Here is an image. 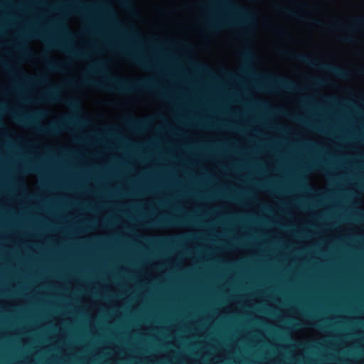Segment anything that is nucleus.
<instances>
[{
	"label": "nucleus",
	"instance_id": "1",
	"mask_svg": "<svg viewBox=\"0 0 364 364\" xmlns=\"http://www.w3.org/2000/svg\"><path fill=\"white\" fill-rule=\"evenodd\" d=\"M107 80L112 84L111 86H105L99 81L90 79H85L82 83L97 88L114 91L118 93L127 94L144 91L147 89L149 82V80L146 78L129 81L125 78L117 76L108 77Z\"/></svg>",
	"mask_w": 364,
	"mask_h": 364
},
{
	"label": "nucleus",
	"instance_id": "2",
	"mask_svg": "<svg viewBox=\"0 0 364 364\" xmlns=\"http://www.w3.org/2000/svg\"><path fill=\"white\" fill-rule=\"evenodd\" d=\"M280 53L285 57L296 60L311 67L323 70L339 78H347L348 77L349 73L346 70L331 64L321 63L310 55L295 53L284 50H280Z\"/></svg>",
	"mask_w": 364,
	"mask_h": 364
},
{
	"label": "nucleus",
	"instance_id": "3",
	"mask_svg": "<svg viewBox=\"0 0 364 364\" xmlns=\"http://www.w3.org/2000/svg\"><path fill=\"white\" fill-rule=\"evenodd\" d=\"M39 117L38 114L32 117L23 116L19 114H13L14 119L23 125H33L36 130L43 134L47 135H56L61 131L65 130L69 125L73 124L74 121L71 118H66L63 122L59 123H53L48 126H38L35 125L34 118Z\"/></svg>",
	"mask_w": 364,
	"mask_h": 364
},
{
	"label": "nucleus",
	"instance_id": "4",
	"mask_svg": "<svg viewBox=\"0 0 364 364\" xmlns=\"http://www.w3.org/2000/svg\"><path fill=\"white\" fill-rule=\"evenodd\" d=\"M271 82L270 85L267 86V89L273 90L276 87L284 89L290 91H296L299 90V87L291 80L287 77L279 76H273L269 79Z\"/></svg>",
	"mask_w": 364,
	"mask_h": 364
},
{
	"label": "nucleus",
	"instance_id": "5",
	"mask_svg": "<svg viewBox=\"0 0 364 364\" xmlns=\"http://www.w3.org/2000/svg\"><path fill=\"white\" fill-rule=\"evenodd\" d=\"M119 49L120 52L134 65L144 67L146 64V59L139 49L128 50L123 47H119Z\"/></svg>",
	"mask_w": 364,
	"mask_h": 364
},
{
	"label": "nucleus",
	"instance_id": "6",
	"mask_svg": "<svg viewBox=\"0 0 364 364\" xmlns=\"http://www.w3.org/2000/svg\"><path fill=\"white\" fill-rule=\"evenodd\" d=\"M218 4L228 6L238 13L244 20L243 23H247L252 18V14L247 9H243L236 4L232 0H210Z\"/></svg>",
	"mask_w": 364,
	"mask_h": 364
},
{
	"label": "nucleus",
	"instance_id": "7",
	"mask_svg": "<svg viewBox=\"0 0 364 364\" xmlns=\"http://www.w3.org/2000/svg\"><path fill=\"white\" fill-rule=\"evenodd\" d=\"M233 22L227 18H219L212 20L207 24V28L212 31H218L223 27L230 26Z\"/></svg>",
	"mask_w": 364,
	"mask_h": 364
},
{
	"label": "nucleus",
	"instance_id": "8",
	"mask_svg": "<svg viewBox=\"0 0 364 364\" xmlns=\"http://www.w3.org/2000/svg\"><path fill=\"white\" fill-rule=\"evenodd\" d=\"M360 26H364V18H358L354 19L353 25L350 26H346L341 21H336L333 25H331L330 28L332 29H348L350 31H355Z\"/></svg>",
	"mask_w": 364,
	"mask_h": 364
},
{
	"label": "nucleus",
	"instance_id": "9",
	"mask_svg": "<svg viewBox=\"0 0 364 364\" xmlns=\"http://www.w3.org/2000/svg\"><path fill=\"white\" fill-rule=\"evenodd\" d=\"M41 58L46 62L47 67H48V70H50L51 71H55V72L62 71L66 65V63H63L55 61L53 60H50L46 55H42L41 56Z\"/></svg>",
	"mask_w": 364,
	"mask_h": 364
},
{
	"label": "nucleus",
	"instance_id": "10",
	"mask_svg": "<svg viewBox=\"0 0 364 364\" xmlns=\"http://www.w3.org/2000/svg\"><path fill=\"white\" fill-rule=\"evenodd\" d=\"M21 74L23 79L28 82L38 85H43L48 82V78L43 75H40L37 77H33L31 75H27L24 72H21Z\"/></svg>",
	"mask_w": 364,
	"mask_h": 364
},
{
	"label": "nucleus",
	"instance_id": "11",
	"mask_svg": "<svg viewBox=\"0 0 364 364\" xmlns=\"http://www.w3.org/2000/svg\"><path fill=\"white\" fill-rule=\"evenodd\" d=\"M59 91H60L59 87L57 86H54L46 93V95L43 96V99L45 100H50V101L59 100H60L58 97Z\"/></svg>",
	"mask_w": 364,
	"mask_h": 364
},
{
	"label": "nucleus",
	"instance_id": "12",
	"mask_svg": "<svg viewBox=\"0 0 364 364\" xmlns=\"http://www.w3.org/2000/svg\"><path fill=\"white\" fill-rule=\"evenodd\" d=\"M127 123L128 126L134 130L139 129L142 125V121L134 117H129L127 119Z\"/></svg>",
	"mask_w": 364,
	"mask_h": 364
},
{
	"label": "nucleus",
	"instance_id": "13",
	"mask_svg": "<svg viewBox=\"0 0 364 364\" xmlns=\"http://www.w3.org/2000/svg\"><path fill=\"white\" fill-rule=\"evenodd\" d=\"M277 8L281 13H282L288 16H290L291 18H296L298 20H303L301 18V17L298 14V13L295 11H293V10H291V9H289L287 8L281 7V6H277Z\"/></svg>",
	"mask_w": 364,
	"mask_h": 364
},
{
	"label": "nucleus",
	"instance_id": "14",
	"mask_svg": "<svg viewBox=\"0 0 364 364\" xmlns=\"http://www.w3.org/2000/svg\"><path fill=\"white\" fill-rule=\"evenodd\" d=\"M162 0H161V17L162 16ZM162 32V21H161V33ZM162 77V36H161V77ZM161 91H162V86L161 85Z\"/></svg>",
	"mask_w": 364,
	"mask_h": 364
},
{
	"label": "nucleus",
	"instance_id": "15",
	"mask_svg": "<svg viewBox=\"0 0 364 364\" xmlns=\"http://www.w3.org/2000/svg\"><path fill=\"white\" fill-rule=\"evenodd\" d=\"M161 130L162 129V114L161 113ZM162 139H161V155H162ZM162 161V156H161V162ZM162 188V165L161 164V188ZM162 206V196L161 195V207Z\"/></svg>",
	"mask_w": 364,
	"mask_h": 364
},
{
	"label": "nucleus",
	"instance_id": "16",
	"mask_svg": "<svg viewBox=\"0 0 364 364\" xmlns=\"http://www.w3.org/2000/svg\"><path fill=\"white\" fill-rule=\"evenodd\" d=\"M71 55L77 58H85L86 57V53L84 51L81 50H70L68 51Z\"/></svg>",
	"mask_w": 364,
	"mask_h": 364
},
{
	"label": "nucleus",
	"instance_id": "17",
	"mask_svg": "<svg viewBox=\"0 0 364 364\" xmlns=\"http://www.w3.org/2000/svg\"><path fill=\"white\" fill-rule=\"evenodd\" d=\"M162 267V262H161V268ZM161 314H162V272H161ZM162 321V318L161 317V322ZM162 335V327L161 326V336ZM162 348V341H161V349Z\"/></svg>",
	"mask_w": 364,
	"mask_h": 364
},
{
	"label": "nucleus",
	"instance_id": "18",
	"mask_svg": "<svg viewBox=\"0 0 364 364\" xmlns=\"http://www.w3.org/2000/svg\"><path fill=\"white\" fill-rule=\"evenodd\" d=\"M341 41L347 43H355V38L351 35H347L341 38Z\"/></svg>",
	"mask_w": 364,
	"mask_h": 364
},
{
	"label": "nucleus",
	"instance_id": "19",
	"mask_svg": "<svg viewBox=\"0 0 364 364\" xmlns=\"http://www.w3.org/2000/svg\"><path fill=\"white\" fill-rule=\"evenodd\" d=\"M66 105L71 108H76L78 106V102L76 100H68L65 102Z\"/></svg>",
	"mask_w": 364,
	"mask_h": 364
},
{
	"label": "nucleus",
	"instance_id": "20",
	"mask_svg": "<svg viewBox=\"0 0 364 364\" xmlns=\"http://www.w3.org/2000/svg\"><path fill=\"white\" fill-rule=\"evenodd\" d=\"M48 43L50 44V46H52L53 47L61 48V49L66 50V48L64 46V45L59 42L52 41V42H48Z\"/></svg>",
	"mask_w": 364,
	"mask_h": 364
},
{
	"label": "nucleus",
	"instance_id": "21",
	"mask_svg": "<svg viewBox=\"0 0 364 364\" xmlns=\"http://www.w3.org/2000/svg\"><path fill=\"white\" fill-rule=\"evenodd\" d=\"M102 67V63H96L90 69V72L91 73H94L95 71H97V70H99L100 68H101Z\"/></svg>",
	"mask_w": 364,
	"mask_h": 364
},
{
	"label": "nucleus",
	"instance_id": "22",
	"mask_svg": "<svg viewBox=\"0 0 364 364\" xmlns=\"http://www.w3.org/2000/svg\"><path fill=\"white\" fill-rule=\"evenodd\" d=\"M173 223L176 225H180L183 223V220L179 218H176L173 219Z\"/></svg>",
	"mask_w": 364,
	"mask_h": 364
},
{
	"label": "nucleus",
	"instance_id": "23",
	"mask_svg": "<svg viewBox=\"0 0 364 364\" xmlns=\"http://www.w3.org/2000/svg\"><path fill=\"white\" fill-rule=\"evenodd\" d=\"M26 170L29 172L37 171L36 168L32 165L26 166Z\"/></svg>",
	"mask_w": 364,
	"mask_h": 364
},
{
	"label": "nucleus",
	"instance_id": "24",
	"mask_svg": "<svg viewBox=\"0 0 364 364\" xmlns=\"http://www.w3.org/2000/svg\"><path fill=\"white\" fill-rule=\"evenodd\" d=\"M18 48L21 49V53L23 54V55H29L31 53L30 50H27V49H23V47L21 46H19Z\"/></svg>",
	"mask_w": 364,
	"mask_h": 364
},
{
	"label": "nucleus",
	"instance_id": "25",
	"mask_svg": "<svg viewBox=\"0 0 364 364\" xmlns=\"http://www.w3.org/2000/svg\"><path fill=\"white\" fill-rule=\"evenodd\" d=\"M311 23L314 25L317 26H323V23L321 21H318V20H313V21H311Z\"/></svg>",
	"mask_w": 364,
	"mask_h": 364
},
{
	"label": "nucleus",
	"instance_id": "26",
	"mask_svg": "<svg viewBox=\"0 0 364 364\" xmlns=\"http://www.w3.org/2000/svg\"><path fill=\"white\" fill-rule=\"evenodd\" d=\"M122 5L124 6V7H129L131 6L132 3H131V1L130 0H124L122 1Z\"/></svg>",
	"mask_w": 364,
	"mask_h": 364
},
{
	"label": "nucleus",
	"instance_id": "27",
	"mask_svg": "<svg viewBox=\"0 0 364 364\" xmlns=\"http://www.w3.org/2000/svg\"><path fill=\"white\" fill-rule=\"evenodd\" d=\"M73 10L76 12V13H82V7H79V6H76L75 8H73Z\"/></svg>",
	"mask_w": 364,
	"mask_h": 364
},
{
	"label": "nucleus",
	"instance_id": "28",
	"mask_svg": "<svg viewBox=\"0 0 364 364\" xmlns=\"http://www.w3.org/2000/svg\"><path fill=\"white\" fill-rule=\"evenodd\" d=\"M0 65L4 67L6 69H9L8 65L1 59H0Z\"/></svg>",
	"mask_w": 364,
	"mask_h": 364
},
{
	"label": "nucleus",
	"instance_id": "29",
	"mask_svg": "<svg viewBox=\"0 0 364 364\" xmlns=\"http://www.w3.org/2000/svg\"><path fill=\"white\" fill-rule=\"evenodd\" d=\"M33 36L35 37L41 38L42 39H44L46 41V38L42 35H41L39 33L35 32L33 33Z\"/></svg>",
	"mask_w": 364,
	"mask_h": 364
},
{
	"label": "nucleus",
	"instance_id": "30",
	"mask_svg": "<svg viewBox=\"0 0 364 364\" xmlns=\"http://www.w3.org/2000/svg\"><path fill=\"white\" fill-rule=\"evenodd\" d=\"M251 56H252V54L250 52H247L245 53V57L247 58H250Z\"/></svg>",
	"mask_w": 364,
	"mask_h": 364
},
{
	"label": "nucleus",
	"instance_id": "31",
	"mask_svg": "<svg viewBox=\"0 0 364 364\" xmlns=\"http://www.w3.org/2000/svg\"><path fill=\"white\" fill-rule=\"evenodd\" d=\"M160 240H161V246L162 245V243L164 242V237L162 236V235L161 234V237H160ZM162 255V253L161 252V255Z\"/></svg>",
	"mask_w": 364,
	"mask_h": 364
},
{
	"label": "nucleus",
	"instance_id": "32",
	"mask_svg": "<svg viewBox=\"0 0 364 364\" xmlns=\"http://www.w3.org/2000/svg\"><path fill=\"white\" fill-rule=\"evenodd\" d=\"M160 217H161V228L162 227V224H163V215H162L161 212Z\"/></svg>",
	"mask_w": 364,
	"mask_h": 364
},
{
	"label": "nucleus",
	"instance_id": "33",
	"mask_svg": "<svg viewBox=\"0 0 364 364\" xmlns=\"http://www.w3.org/2000/svg\"><path fill=\"white\" fill-rule=\"evenodd\" d=\"M113 18H114V21H115L117 23H119V21H117V19L115 18V16H113Z\"/></svg>",
	"mask_w": 364,
	"mask_h": 364
},
{
	"label": "nucleus",
	"instance_id": "34",
	"mask_svg": "<svg viewBox=\"0 0 364 364\" xmlns=\"http://www.w3.org/2000/svg\"><path fill=\"white\" fill-rule=\"evenodd\" d=\"M160 362H161V364H162V363H163V360H162V358H161V357Z\"/></svg>",
	"mask_w": 364,
	"mask_h": 364
},
{
	"label": "nucleus",
	"instance_id": "35",
	"mask_svg": "<svg viewBox=\"0 0 364 364\" xmlns=\"http://www.w3.org/2000/svg\"><path fill=\"white\" fill-rule=\"evenodd\" d=\"M281 33L282 35H284L285 33L282 31H281V33Z\"/></svg>",
	"mask_w": 364,
	"mask_h": 364
},
{
	"label": "nucleus",
	"instance_id": "36",
	"mask_svg": "<svg viewBox=\"0 0 364 364\" xmlns=\"http://www.w3.org/2000/svg\"><path fill=\"white\" fill-rule=\"evenodd\" d=\"M65 31H66L68 34H70V32L68 31L67 30H65Z\"/></svg>",
	"mask_w": 364,
	"mask_h": 364
}]
</instances>
